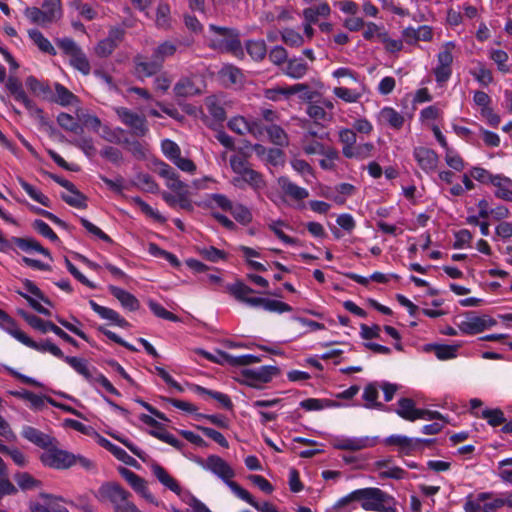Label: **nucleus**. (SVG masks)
I'll return each mask as SVG.
<instances>
[{
    "label": "nucleus",
    "instance_id": "obj_1",
    "mask_svg": "<svg viewBox=\"0 0 512 512\" xmlns=\"http://www.w3.org/2000/svg\"><path fill=\"white\" fill-rule=\"evenodd\" d=\"M357 501L365 511L398 512L395 498L377 487L357 489L338 500L335 509Z\"/></svg>",
    "mask_w": 512,
    "mask_h": 512
},
{
    "label": "nucleus",
    "instance_id": "obj_2",
    "mask_svg": "<svg viewBox=\"0 0 512 512\" xmlns=\"http://www.w3.org/2000/svg\"><path fill=\"white\" fill-rule=\"evenodd\" d=\"M200 464L203 469L211 472L216 477L221 479L235 494V496L245 501L253 508L258 506L259 502H257L246 489L242 488L237 482L233 481V478L235 477V471L223 458L217 455H210Z\"/></svg>",
    "mask_w": 512,
    "mask_h": 512
},
{
    "label": "nucleus",
    "instance_id": "obj_3",
    "mask_svg": "<svg viewBox=\"0 0 512 512\" xmlns=\"http://www.w3.org/2000/svg\"><path fill=\"white\" fill-rule=\"evenodd\" d=\"M226 291L230 293L236 300L245 303L250 307H262L265 311L274 313L292 311V307L285 302L270 298L251 296L254 290L240 281L226 285Z\"/></svg>",
    "mask_w": 512,
    "mask_h": 512
},
{
    "label": "nucleus",
    "instance_id": "obj_4",
    "mask_svg": "<svg viewBox=\"0 0 512 512\" xmlns=\"http://www.w3.org/2000/svg\"><path fill=\"white\" fill-rule=\"evenodd\" d=\"M24 16L30 23L46 28L62 17L61 2L45 0L41 7H27Z\"/></svg>",
    "mask_w": 512,
    "mask_h": 512
},
{
    "label": "nucleus",
    "instance_id": "obj_5",
    "mask_svg": "<svg viewBox=\"0 0 512 512\" xmlns=\"http://www.w3.org/2000/svg\"><path fill=\"white\" fill-rule=\"evenodd\" d=\"M209 31L213 34L211 47L221 51L232 52L235 55L242 53L238 30L210 24Z\"/></svg>",
    "mask_w": 512,
    "mask_h": 512
},
{
    "label": "nucleus",
    "instance_id": "obj_6",
    "mask_svg": "<svg viewBox=\"0 0 512 512\" xmlns=\"http://www.w3.org/2000/svg\"><path fill=\"white\" fill-rule=\"evenodd\" d=\"M456 43L454 41H447L443 43L439 52L436 55V66L433 68V74L438 85L442 86L452 76V65L454 60V51Z\"/></svg>",
    "mask_w": 512,
    "mask_h": 512
},
{
    "label": "nucleus",
    "instance_id": "obj_7",
    "mask_svg": "<svg viewBox=\"0 0 512 512\" xmlns=\"http://www.w3.org/2000/svg\"><path fill=\"white\" fill-rule=\"evenodd\" d=\"M58 47L69 57L70 64L84 75L91 71L88 58L82 49L71 38H61L57 40Z\"/></svg>",
    "mask_w": 512,
    "mask_h": 512
},
{
    "label": "nucleus",
    "instance_id": "obj_8",
    "mask_svg": "<svg viewBox=\"0 0 512 512\" xmlns=\"http://www.w3.org/2000/svg\"><path fill=\"white\" fill-rule=\"evenodd\" d=\"M114 112L121 123L130 129L132 135L144 137L148 134L149 127L145 116L126 107H115Z\"/></svg>",
    "mask_w": 512,
    "mask_h": 512
},
{
    "label": "nucleus",
    "instance_id": "obj_9",
    "mask_svg": "<svg viewBox=\"0 0 512 512\" xmlns=\"http://www.w3.org/2000/svg\"><path fill=\"white\" fill-rule=\"evenodd\" d=\"M378 442L377 437L370 436H345L338 435L332 437L330 440V444L333 448L338 450H346V451H361L367 448L374 447Z\"/></svg>",
    "mask_w": 512,
    "mask_h": 512
},
{
    "label": "nucleus",
    "instance_id": "obj_10",
    "mask_svg": "<svg viewBox=\"0 0 512 512\" xmlns=\"http://www.w3.org/2000/svg\"><path fill=\"white\" fill-rule=\"evenodd\" d=\"M496 324V320L488 315L478 316L469 313L457 324V327L462 334L475 335L494 327Z\"/></svg>",
    "mask_w": 512,
    "mask_h": 512
},
{
    "label": "nucleus",
    "instance_id": "obj_11",
    "mask_svg": "<svg viewBox=\"0 0 512 512\" xmlns=\"http://www.w3.org/2000/svg\"><path fill=\"white\" fill-rule=\"evenodd\" d=\"M22 316L32 328L40 331L41 333L52 332V334H56L67 343L74 347H78V343L75 339L51 321H44L43 319L28 313H22Z\"/></svg>",
    "mask_w": 512,
    "mask_h": 512
},
{
    "label": "nucleus",
    "instance_id": "obj_12",
    "mask_svg": "<svg viewBox=\"0 0 512 512\" xmlns=\"http://www.w3.org/2000/svg\"><path fill=\"white\" fill-rule=\"evenodd\" d=\"M5 86L14 99L23 104L31 115L40 116L42 110L28 97L22 83L16 77H9Z\"/></svg>",
    "mask_w": 512,
    "mask_h": 512
},
{
    "label": "nucleus",
    "instance_id": "obj_13",
    "mask_svg": "<svg viewBox=\"0 0 512 512\" xmlns=\"http://www.w3.org/2000/svg\"><path fill=\"white\" fill-rule=\"evenodd\" d=\"M280 370L276 366L263 365L253 369H248L244 373L246 383L251 387H258L259 384H264L272 381L278 376Z\"/></svg>",
    "mask_w": 512,
    "mask_h": 512
},
{
    "label": "nucleus",
    "instance_id": "obj_14",
    "mask_svg": "<svg viewBox=\"0 0 512 512\" xmlns=\"http://www.w3.org/2000/svg\"><path fill=\"white\" fill-rule=\"evenodd\" d=\"M386 445L396 446L400 453L411 454L420 449L422 444L428 445L432 442L430 439L410 438L405 435H390L384 440Z\"/></svg>",
    "mask_w": 512,
    "mask_h": 512
},
{
    "label": "nucleus",
    "instance_id": "obj_15",
    "mask_svg": "<svg viewBox=\"0 0 512 512\" xmlns=\"http://www.w3.org/2000/svg\"><path fill=\"white\" fill-rule=\"evenodd\" d=\"M44 466L54 469H67L71 467L72 453L60 449H48L41 454Z\"/></svg>",
    "mask_w": 512,
    "mask_h": 512
},
{
    "label": "nucleus",
    "instance_id": "obj_16",
    "mask_svg": "<svg viewBox=\"0 0 512 512\" xmlns=\"http://www.w3.org/2000/svg\"><path fill=\"white\" fill-rule=\"evenodd\" d=\"M118 472L136 493L149 503H155V498L150 493L147 483L142 477L125 467H119Z\"/></svg>",
    "mask_w": 512,
    "mask_h": 512
},
{
    "label": "nucleus",
    "instance_id": "obj_17",
    "mask_svg": "<svg viewBox=\"0 0 512 512\" xmlns=\"http://www.w3.org/2000/svg\"><path fill=\"white\" fill-rule=\"evenodd\" d=\"M231 183L239 189H244L247 184L258 193L266 187V182L262 174L252 168L245 170L240 176L233 177Z\"/></svg>",
    "mask_w": 512,
    "mask_h": 512
},
{
    "label": "nucleus",
    "instance_id": "obj_18",
    "mask_svg": "<svg viewBox=\"0 0 512 512\" xmlns=\"http://www.w3.org/2000/svg\"><path fill=\"white\" fill-rule=\"evenodd\" d=\"M413 157L418 166L427 174L435 172L439 157L437 153L427 147L419 146L414 148Z\"/></svg>",
    "mask_w": 512,
    "mask_h": 512
},
{
    "label": "nucleus",
    "instance_id": "obj_19",
    "mask_svg": "<svg viewBox=\"0 0 512 512\" xmlns=\"http://www.w3.org/2000/svg\"><path fill=\"white\" fill-rule=\"evenodd\" d=\"M124 36L123 29L112 28L110 29L108 36L100 40L94 48V52L99 57H107L115 50L120 44Z\"/></svg>",
    "mask_w": 512,
    "mask_h": 512
},
{
    "label": "nucleus",
    "instance_id": "obj_20",
    "mask_svg": "<svg viewBox=\"0 0 512 512\" xmlns=\"http://www.w3.org/2000/svg\"><path fill=\"white\" fill-rule=\"evenodd\" d=\"M466 498L480 505L482 512H495L504 507L501 494L494 492H481L476 495L469 494Z\"/></svg>",
    "mask_w": 512,
    "mask_h": 512
},
{
    "label": "nucleus",
    "instance_id": "obj_21",
    "mask_svg": "<svg viewBox=\"0 0 512 512\" xmlns=\"http://www.w3.org/2000/svg\"><path fill=\"white\" fill-rule=\"evenodd\" d=\"M376 121L380 126H387L394 130H400L404 125L405 118L393 107L385 106L377 113Z\"/></svg>",
    "mask_w": 512,
    "mask_h": 512
},
{
    "label": "nucleus",
    "instance_id": "obj_22",
    "mask_svg": "<svg viewBox=\"0 0 512 512\" xmlns=\"http://www.w3.org/2000/svg\"><path fill=\"white\" fill-rule=\"evenodd\" d=\"M369 92L365 82H358V87L347 88L338 86L333 88V94L345 103H358Z\"/></svg>",
    "mask_w": 512,
    "mask_h": 512
},
{
    "label": "nucleus",
    "instance_id": "obj_23",
    "mask_svg": "<svg viewBox=\"0 0 512 512\" xmlns=\"http://www.w3.org/2000/svg\"><path fill=\"white\" fill-rule=\"evenodd\" d=\"M228 127L239 135L251 134L258 137L262 134V127L255 121H248L242 116H236L229 120Z\"/></svg>",
    "mask_w": 512,
    "mask_h": 512
},
{
    "label": "nucleus",
    "instance_id": "obj_24",
    "mask_svg": "<svg viewBox=\"0 0 512 512\" xmlns=\"http://www.w3.org/2000/svg\"><path fill=\"white\" fill-rule=\"evenodd\" d=\"M62 501V498L41 493L36 500L30 502V510L31 512H57L61 508Z\"/></svg>",
    "mask_w": 512,
    "mask_h": 512
},
{
    "label": "nucleus",
    "instance_id": "obj_25",
    "mask_svg": "<svg viewBox=\"0 0 512 512\" xmlns=\"http://www.w3.org/2000/svg\"><path fill=\"white\" fill-rule=\"evenodd\" d=\"M150 468L153 475L164 487L174 492L179 497L186 492L181 489L177 480L174 479L160 464L153 462L151 463Z\"/></svg>",
    "mask_w": 512,
    "mask_h": 512
},
{
    "label": "nucleus",
    "instance_id": "obj_26",
    "mask_svg": "<svg viewBox=\"0 0 512 512\" xmlns=\"http://www.w3.org/2000/svg\"><path fill=\"white\" fill-rule=\"evenodd\" d=\"M64 361L91 385L98 373L96 367L89 365L87 360L79 357L66 356Z\"/></svg>",
    "mask_w": 512,
    "mask_h": 512
},
{
    "label": "nucleus",
    "instance_id": "obj_27",
    "mask_svg": "<svg viewBox=\"0 0 512 512\" xmlns=\"http://www.w3.org/2000/svg\"><path fill=\"white\" fill-rule=\"evenodd\" d=\"M11 395L14 397H17L19 399H23L27 402H29L30 408L33 410H43L45 408V404L49 403L51 405H56V401L53 400L50 397L37 395L33 392H30L28 390H20V391H11Z\"/></svg>",
    "mask_w": 512,
    "mask_h": 512
},
{
    "label": "nucleus",
    "instance_id": "obj_28",
    "mask_svg": "<svg viewBox=\"0 0 512 512\" xmlns=\"http://www.w3.org/2000/svg\"><path fill=\"white\" fill-rule=\"evenodd\" d=\"M201 92V88L190 77L180 78L173 87V93L176 98L193 97L201 94Z\"/></svg>",
    "mask_w": 512,
    "mask_h": 512
},
{
    "label": "nucleus",
    "instance_id": "obj_29",
    "mask_svg": "<svg viewBox=\"0 0 512 512\" xmlns=\"http://www.w3.org/2000/svg\"><path fill=\"white\" fill-rule=\"evenodd\" d=\"M89 305L91 309L98 314L99 317L102 319L108 320L115 325L126 328L129 327L130 324L115 310L101 306L98 303H96L94 300L89 301Z\"/></svg>",
    "mask_w": 512,
    "mask_h": 512
},
{
    "label": "nucleus",
    "instance_id": "obj_30",
    "mask_svg": "<svg viewBox=\"0 0 512 512\" xmlns=\"http://www.w3.org/2000/svg\"><path fill=\"white\" fill-rule=\"evenodd\" d=\"M389 462V459L378 460L373 463L372 470L378 472L381 479H403L406 471L397 466L389 467Z\"/></svg>",
    "mask_w": 512,
    "mask_h": 512
},
{
    "label": "nucleus",
    "instance_id": "obj_31",
    "mask_svg": "<svg viewBox=\"0 0 512 512\" xmlns=\"http://www.w3.org/2000/svg\"><path fill=\"white\" fill-rule=\"evenodd\" d=\"M108 290L124 309L136 311L140 308L139 300L130 292L114 285H109Z\"/></svg>",
    "mask_w": 512,
    "mask_h": 512
},
{
    "label": "nucleus",
    "instance_id": "obj_32",
    "mask_svg": "<svg viewBox=\"0 0 512 512\" xmlns=\"http://www.w3.org/2000/svg\"><path fill=\"white\" fill-rule=\"evenodd\" d=\"M135 72L139 78L150 77L158 72L162 66L151 55L150 61H146L141 55L134 59Z\"/></svg>",
    "mask_w": 512,
    "mask_h": 512
},
{
    "label": "nucleus",
    "instance_id": "obj_33",
    "mask_svg": "<svg viewBox=\"0 0 512 512\" xmlns=\"http://www.w3.org/2000/svg\"><path fill=\"white\" fill-rule=\"evenodd\" d=\"M23 345H25L31 349H34L38 352H41V353L48 352V353L52 354L53 356H55L59 359H62L63 361H64V358L66 357L63 354L62 350L48 339L44 340L42 342H36V341L32 340L29 336H27L23 342Z\"/></svg>",
    "mask_w": 512,
    "mask_h": 512
},
{
    "label": "nucleus",
    "instance_id": "obj_34",
    "mask_svg": "<svg viewBox=\"0 0 512 512\" xmlns=\"http://www.w3.org/2000/svg\"><path fill=\"white\" fill-rule=\"evenodd\" d=\"M179 46L178 41L165 40L159 43L153 50L152 56L154 59L163 66L166 59L171 58L177 52Z\"/></svg>",
    "mask_w": 512,
    "mask_h": 512
},
{
    "label": "nucleus",
    "instance_id": "obj_35",
    "mask_svg": "<svg viewBox=\"0 0 512 512\" xmlns=\"http://www.w3.org/2000/svg\"><path fill=\"white\" fill-rule=\"evenodd\" d=\"M418 409L414 400L402 397L397 401L395 413L406 421L414 422L417 420Z\"/></svg>",
    "mask_w": 512,
    "mask_h": 512
},
{
    "label": "nucleus",
    "instance_id": "obj_36",
    "mask_svg": "<svg viewBox=\"0 0 512 512\" xmlns=\"http://www.w3.org/2000/svg\"><path fill=\"white\" fill-rule=\"evenodd\" d=\"M492 185L495 187L494 194L497 198L512 202V180L510 178L496 174Z\"/></svg>",
    "mask_w": 512,
    "mask_h": 512
},
{
    "label": "nucleus",
    "instance_id": "obj_37",
    "mask_svg": "<svg viewBox=\"0 0 512 512\" xmlns=\"http://www.w3.org/2000/svg\"><path fill=\"white\" fill-rule=\"evenodd\" d=\"M278 184L282 191L296 201H301L309 196L307 189L291 182L287 177H279Z\"/></svg>",
    "mask_w": 512,
    "mask_h": 512
},
{
    "label": "nucleus",
    "instance_id": "obj_38",
    "mask_svg": "<svg viewBox=\"0 0 512 512\" xmlns=\"http://www.w3.org/2000/svg\"><path fill=\"white\" fill-rule=\"evenodd\" d=\"M0 327L10 334L13 338H15L17 341L23 344L24 340L26 339L27 335L22 332L15 320L11 318L5 311L0 309Z\"/></svg>",
    "mask_w": 512,
    "mask_h": 512
},
{
    "label": "nucleus",
    "instance_id": "obj_39",
    "mask_svg": "<svg viewBox=\"0 0 512 512\" xmlns=\"http://www.w3.org/2000/svg\"><path fill=\"white\" fill-rule=\"evenodd\" d=\"M205 107L209 115L214 119L215 122H222L226 118V112L222 105V100L213 95L205 99Z\"/></svg>",
    "mask_w": 512,
    "mask_h": 512
},
{
    "label": "nucleus",
    "instance_id": "obj_40",
    "mask_svg": "<svg viewBox=\"0 0 512 512\" xmlns=\"http://www.w3.org/2000/svg\"><path fill=\"white\" fill-rule=\"evenodd\" d=\"M28 36L41 52L52 56L56 55V49L41 31L30 29L28 30Z\"/></svg>",
    "mask_w": 512,
    "mask_h": 512
},
{
    "label": "nucleus",
    "instance_id": "obj_41",
    "mask_svg": "<svg viewBox=\"0 0 512 512\" xmlns=\"http://www.w3.org/2000/svg\"><path fill=\"white\" fill-rule=\"evenodd\" d=\"M331 14V8L326 2H322L317 6L305 8L303 10V18L305 21L310 23H317L319 17H329Z\"/></svg>",
    "mask_w": 512,
    "mask_h": 512
},
{
    "label": "nucleus",
    "instance_id": "obj_42",
    "mask_svg": "<svg viewBox=\"0 0 512 512\" xmlns=\"http://www.w3.org/2000/svg\"><path fill=\"white\" fill-rule=\"evenodd\" d=\"M307 71L308 65L301 58L289 59L284 69V73L293 79H301L306 75Z\"/></svg>",
    "mask_w": 512,
    "mask_h": 512
},
{
    "label": "nucleus",
    "instance_id": "obj_43",
    "mask_svg": "<svg viewBox=\"0 0 512 512\" xmlns=\"http://www.w3.org/2000/svg\"><path fill=\"white\" fill-rule=\"evenodd\" d=\"M374 150L375 146L372 142L358 143L344 157L362 161L370 158Z\"/></svg>",
    "mask_w": 512,
    "mask_h": 512
},
{
    "label": "nucleus",
    "instance_id": "obj_44",
    "mask_svg": "<svg viewBox=\"0 0 512 512\" xmlns=\"http://www.w3.org/2000/svg\"><path fill=\"white\" fill-rule=\"evenodd\" d=\"M300 407L306 411H319L327 408L340 407V404L330 399L308 398L300 402Z\"/></svg>",
    "mask_w": 512,
    "mask_h": 512
},
{
    "label": "nucleus",
    "instance_id": "obj_45",
    "mask_svg": "<svg viewBox=\"0 0 512 512\" xmlns=\"http://www.w3.org/2000/svg\"><path fill=\"white\" fill-rule=\"evenodd\" d=\"M308 116L314 120L317 124H326L331 121L332 115L331 113L324 110V107L321 106L318 102L310 103L307 106L306 110Z\"/></svg>",
    "mask_w": 512,
    "mask_h": 512
},
{
    "label": "nucleus",
    "instance_id": "obj_46",
    "mask_svg": "<svg viewBox=\"0 0 512 512\" xmlns=\"http://www.w3.org/2000/svg\"><path fill=\"white\" fill-rule=\"evenodd\" d=\"M22 436L28 441L40 446L46 447L50 444L49 436L31 426H25L22 430Z\"/></svg>",
    "mask_w": 512,
    "mask_h": 512
},
{
    "label": "nucleus",
    "instance_id": "obj_47",
    "mask_svg": "<svg viewBox=\"0 0 512 512\" xmlns=\"http://www.w3.org/2000/svg\"><path fill=\"white\" fill-rule=\"evenodd\" d=\"M62 199L70 206L84 209L87 207V198L74 185V188L62 194Z\"/></svg>",
    "mask_w": 512,
    "mask_h": 512
},
{
    "label": "nucleus",
    "instance_id": "obj_48",
    "mask_svg": "<svg viewBox=\"0 0 512 512\" xmlns=\"http://www.w3.org/2000/svg\"><path fill=\"white\" fill-rule=\"evenodd\" d=\"M339 141L342 144L343 156L357 144V134L351 128H341L338 131Z\"/></svg>",
    "mask_w": 512,
    "mask_h": 512
},
{
    "label": "nucleus",
    "instance_id": "obj_49",
    "mask_svg": "<svg viewBox=\"0 0 512 512\" xmlns=\"http://www.w3.org/2000/svg\"><path fill=\"white\" fill-rule=\"evenodd\" d=\"M131 202L140 208L141 212L144 213L147 217L153 219L156 222L164 223L166 218L156 209L151 207L148 203L143 201L140 197L135 196L131 198Z\"/></svg>",
    "mask_w": 512,
    "mask_h": 512
},
{
    "label": "nucleus",
    "instance_id": "obj_50",
    "mask_svg": "<svg viewBox=\"0 0 512 512\" xmlns=\"http://www.w3.org/2000/svg\"><path fill=\"white\" fill-rule=\"evenodd\" d=\"M246 50L251 58L256 61L264 59L267 54L266 43L264 40H248L246 42Z\"/></svg>",
    "mask_w": 512,
    "mask_h": 512
},
{
    "label": "nucleus",
    "instance_id": "obj_51",
    "mask_svg": "<svg viewBox=\"0 0 512 512\" xmlns=\"http://www.w3.org/2000/svg\"><path fill=\"white\" fill-rule=\"evenodd\" d=\"M18 182L30 198H32L34 201L40 203L45 207L50 206V199L47 196H45L40 190L36 189L34 186H32L31 184H29L28 182L21 178L18 180Z\"/></svg>",
    "mask_w": 512,
    "mask_h": 512
},
{
    "label": "nucleus",
    "instance_id": "obj_52",
    "mask_svg": "<svg viewBox=\"0 0 512 512\" xmlns=\"http://www.w3.org/2000/svg\"><path fill=\"white\" fill-rule=\"evenodd\" d=\"M444 159H445L446 164L451 169H453L457 172H461L465 168V162H464L463 158L452 147L445 149Z\"/></svg>",
    "mask_w": 512,
    "mask_h": 512
},
{
    "label": "nucleus",
    "instance_id": "obj_53",
    "mask_svg": "<svg viewBox=\"0 0 512 512\" xmlns=\"http://www.w3.org/2000/svg\"><path fill=\"white\" fill-rule=\"evenodd\" d=\"M282 41L290 47H300L304 44V36L292 28H285L281 31Z\"/></svg>",
    "mask_w": 512,
    "mask_h": 512
},
{
    "label": "nucleus",
    "instance_id": "obj_54",
    "mask_svg": "<svg viewBox=\"0 0 512 512\" xmlns=\"http://www.w3.org/2000/svg\"><path fill=\"white\" fill-rule=\"evenodd\" d=\"M195 390L197 393H199L201 395H203V394L209 395L210 397L215 399L217 402H219L220 405L225 409H231L233 407L231 399L229 398L228 395H226L224 393L208 390L201 386H196Z\"/></svg>",
    "mask_w": 512,
    "mask_h": 512
},
{
    "label": "nucleus",
    "instance_id": "obj_55",
    "mask_svg": "<svg viewBox=\"0 0 512 512\" xmlns=\"http://www.w3.org/2000/svg\"><path fill=\"white\" fill-rule=\"evenodd\" d=\"M286 224L282 220H274L271 223H269L268 227L269 229L285 244L289 245H295L297 243V239L290 237L286 235L283 232V227H285Z\"/></svg>",
    "mask_w": 512,
    "mask_h": 512
},
{
    "label": "nucleus",
    "instance_id": "obj_56",
    "mask_svg": "<svg viewBox=\"0 0 512 512\" xmlns=\"http://www.w3.org/2000/svg\"><path fill=\"white\" fill-rule=\"evenodd\" d=\"M230 212L234 219L242 225H248L252 221L251 211L242 204H233Z\"/></svg>",
    "mask_w": 512,
    "mask_h": 512
},
{
    "label": "nucleus",
    "instance_id": "obj_57",
    "mask_svg": "<svg viewBox=\"0 0 512 512\" xmlns=\"http://www.w3.org/2000/svg\"><path fill=\"white\" fill-rule=\"evenodd\" d=\"M170 8L167 4L160 3L156 11L155 23L158 28L167 29L170 27Z\"/></svg>",
    "mask_w": 512,
    "mask_h": 512
},
{
    "label": "nucleus",
    "instance_id": "obj_58",
    "mask_svg": "<svg viewBox=\"0 0 512 512\" xmlns=\"http://www.w3.org/2000/svg\"><path fill=\"white\" fill-rule=\"evenodd\" d=\"M458 345L437 344L433 346L434 353L439 360H449L457 356Z\"/></svg>",
    "mask_w": 512,
    "mask_h": 512
},
{
    "label": "nucleus",
    "instance_id": "obj_59",
    "mask_svg": "<svg viewBox=\"0 0 512 512\" xmlns=\"http://www.w3.org/2000/svg\"><path fill=\"white\" fill-rule=\"evenodd\" d=\"M148 307L152 311V313L162 319L172 321V322H178L180 319L177 315L169 312L166 310L161 304L157 303L154 300L148 301Z\"/></svg>",
    "mask_w": 512,
    "mask_h": 512
},
{
    "label": "nucleus",
    "instance_id": "obj_60",
    "mask_svg": "<svg viewBox=\"0 0 512 512\" xmlns=\"http://www.w3.org/2000/svg\"><path fill=\"white\" fill-rule=\"evenodd\" d=\"M267 134L271 142L278 146H286L288 144V136L280 126L272 125L268 127Z\"/></svg>",
    "mask_w": 512,
    "mask_h": 512
},
{
    "label": "nucleus",
    "instance_id": "obj_61",
    "mask_svg": "<svg viewBox=\"0 0 512 512\" xmlns=\"http://www.w3.org/2000/svg\"><path fill=\"white\" fill-rule=\"evenodd\" d=\"M378 389L375 384H368L363 392V399L365 400V406L367 408H378L381 407L382 404L377 402L378 399Z\"/></svg>",
    "mask_w": 512,
    "mask_h": 512
},
{
    "label": "nucleus",
    "instance_id": "obj_62",
    "mask_svg": "<svg viewBox=\"0 0 512 512\" xmlns=\"http://www.w3.org/2000/svg\"><path fill=\"white\" fill-rule=\"evenodd\" d=\"M481 417L493 427L504 424L506 421L504 413L500 409H485L481 412Z\"/></svg>",
    "mask_w": 512,
    "mask_h": 512
},
{
    "label": "nucleus",
    "instance_id": "obj_63",
    "mask_svg": "<svg viewBox=\"0 0 512 512\" xmlns=\"http://www.w3.org/2000/svg\"><path fill=\"white\" fill-rule=\"evenodd\" d=\"M161 150L164 156L171 162L179 155H181V149L179 145L170 139L162 140Z\"/></svg>",
    "mask_w": 512,
    "mask_h": 512
},
{
    "label": "nucleus",
    "instance_id": "obj_64",
    "mask_svg": "<svg viewBox=\"0 0 512 512\" xmlns=\"http://www.w3.org/2000/svg\"><path fill=\"white\" fill-rule=\"evenodd\" d=\"M71 143L79 148L88 158H93L97 153V149L92 138L83 137L76 139Z\"/></svg>",
    "mask_w": 512,
    "mask_h": 512
}]
</instances>
